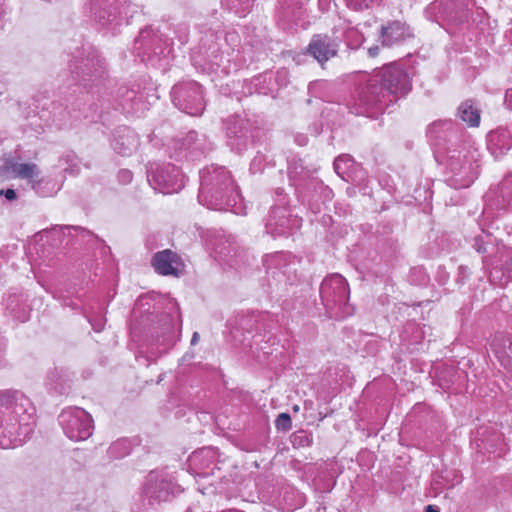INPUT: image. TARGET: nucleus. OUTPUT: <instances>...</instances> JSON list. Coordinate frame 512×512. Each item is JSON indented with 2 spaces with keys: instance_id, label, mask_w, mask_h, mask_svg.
<instances>
[{
  "instance_id": "obj_25",
  "label": "nucleus",
  "mask_w": 512,
  "mask_h": 512,
  "mask_svg": "<svg viewBox=\"0 0 512 512\" xmlns=\"http://www.w3.org/2000/svg\"><path fill=\"white\" fill-rule=\"evenodd\" d=\"M297 264L298 261L291 253L283 251L265 255L263 258L266 272L271 273L274 277L278 274L289 275L295 272Z\"/></svg>"
},
{
  "instance_id": "obj_12",
  "label": "nucleus",
  "mask_w": 512,
  "mask_h": 512,
  "mask_svg": "<svg viewBox=\"0 0 512 512\" xmlns=\"http://www.w3.org/2000/svg\"><path fill=\"white\" fill-rule=\"evenodd\" d=\"M134 52L144 63L154 66L162 59L170 56L172 42L151 27H145L135 39Z\"/></svg>"
},
{
  "instance_id": "obj_26",
  "label": "nucleus",
  "mask_w": 512,
  "mask_h": 512,
  "mask_svg": "<svg viewBox=\"0 0 512 512\" xmlns=\"http://www.w3.org/2000/svg\"><path fill=\"white\" fill-rule=\"evenodd\" d=\"M138 145V136L129 127H119L114 131L111 147L117 154L125 157L130 156L136 151Z\"/></svg>"
},
{
  "instance_id": "obj_43",
  "label": "nucleus",
  "mask_w": 512,
  "mask_h": 512,
  "mask_svg": "<svg viewBox=\"0 0 512 512\" xmlns=\"http://www.w3.org/2000/svg\"><path fill=\"white\" fill-rule=\"evenodd\" d=\"M304 166L301 159L295 160L289 162L288 166V173L290 178H294L296 176L301 175L304 172Z\"/></svg>"
},
{
  "instance_id": "obj_40",
  "label": "nucleus",
  "mask_w": 512,
  "mask_h": 512,
  "mask_svg": "<svg viewBox=\"0 0 512 512\" xmlns=\"http://www.w3.org/2000/svg\"><path fill=\"white\" fill-rule=\"evenodd\" d=\"M275 427L278 431L287 432L292 428V419L289 413H280L275 420Z\"/></svg>"
},
{
  "instance_id": "obj_21",
  "label": "nucleus",
  "mask_w": 512,
  "mask_h": 512,
  "mask_svg": "<svg viewBox=\"0 0 512 512\" xmlns=\"http://www.w3.org/2000/svg\"><path fill=\"white\" fill-rule=\"evenodd\" d=\"M287 74L285 69L277 71L275 75L272 73L259 74L245 82V89L250 94L257 93L275 98L278 92V81L285 80Z\"/></svg>"
},
{
  "instance_id": "obj_23",
  "label": "nucleus",
  "mask_w": 512,
  "mask_h": 512,
  "mask_svg": "<svg viewBox=\"0 0 512 512\" xmlns=\"http://www.w3.org/2000/svg\"><path fill=\"white\" fill-rule=\"evenodd\" d=\"M116 99L122 110L128 114L143 113L148 109V104L144 100L143 93L140 92L139 86L122 85L116 92Z\"/></svg>"
},
{
  "instance_id": "obj_14",
  "label": "nucleus",
  "mask_w": 512,
  "mask_h": 512,
  "mask_svg": "<svg viewBox=\"0 0 512 512\" xmlns=\"http://www.w3.org/2000/svg\"><path fill=\"white\" fill-rule=\"evenodd\" d=\"M463 133L460 127L452 119L437 120L430 124L426 131V136L434 150V157L439 160L446 153L453 151L459 136Z\"/></svg>"
},
{
  "instance_id": "obj_16",
  "label": "nucleus",
  "mask_w": 512,
  "mask_h": 512,
  "mask_svg": "<svg viewBox=\"0 0 512 512\" xmlns=\"http://www.w3.org/2000/svg\"><path fill=\"white\" fill-rule=\"evenodd\" d=\"M170 95L174 106L188 115L199 116L205 109L202 86L196 81L175 84Z\"/></svg>"
},
{
  "instance_id": "obj_10",
  "label": "nucleus",
  "mask_w": 512,
  "mask_h": 512,
  "mask_svg": "<svg viewBox=\"0 0 512 512\" xmlns=\"http://www.w3.org/2000/svg\"><path fill=\"white\" fill-rule=\"evenodd\" d=\"M353 105L350 108L351 113L355 115H365L373 117L375 114L381 113L391 103L392 98H388L385 92L377 81L374 75L370 76L365 84L357 89L354 96Z\"/></svg>"
},
{
  "instance_id": "obj_18",
  "label": "nucleus",
  "mask_w": 512,
  "mask_h": 512,
  "mask_svg": "<svg viewBox=\"0 0 512 512\" xmlns=\"http://www.w3.org/2000/svg\"><path fill=\"white\" fill-rule=\"evenodd\" d=\"M226 144L231 151L242 154L253 143L255 127L240 115H231L224 120Z\"/></svg>"
},
{
  "instance_id": "obj_53",
  "label": "nucleus",
  "mask_w": 512,
  "mask_h": 512,
  "mask_svg": "<svg viewBox=\"0 0 512 512\" xmlns=\"http://www.w3.org/2000/svg\"><path fill=\"white\" fill-rule=\"evenodd\" d=\"M124 444H125V442H120V441L112 444L109 449L110 453L112 455H115L116 457H122V456L128 454L129 453L128 448L122 454H116V451L118 450V448Z\"/></svg>"
},
{
  "instance_id": "obj_49",
  "label": "nucleus",
  "mask_w": 512,
  "mask_h": 512,
  "mask_svg": "<svg viewBox=\"0 0 512 512\" xmlns=\"http://www.w3.org/2000/svg\"><path fill=\"white\" fill-rule=\"evenodd\" d=\"M214 250L216 254L219 255L220 258L225 259L231 252V245L229 244L228 247L222 245V244H214Z\"/></svg>"
},
{
  "instance_id": "obj_62",
  "label": "nucleus",
  "mask_w": 512,
  "mask_h": 512,
  "mask_svg": "<svg viewBox=\"0 0 512 512\" xmlns=\"http://www.w3.org/2000/svg\"><path fill=\"white\" fill-rule=\"evenodd\" d=\"M19 436H16V441L14 442V445L12 447H15L16 446V442L17 441H21V438H18Z\"/></svg>"
},
{
  "instance_id": "obj_45",
  "label": "nucleus",
  "mask_w": 512,
  "mask_h": 512,
  "mask_svg": "<svg viewBox=\"0 0 512 512\" xmlns=\"http://www.w3.org/2000/svg\"><path fill=\"white\" fill-rule=\"evenodd\" d=\"M374 0H346L348 8L354 11L368 9Z\"/></svg>"
},
{
  "instance_id": "obj_5",
  "label": "nucleus",
  "mask_w": 512,
  "mask_h": 512,
  "mask_svg": "<svg viewBox=\"0 0 512 512\" xmlns=\"http://www.w3.org/2000/svg\"><path fill=\"white\" fill-rule=\"evenodd\" d=\"M479 155L476 150L453 148L437 160L446 167V183L454 189L468 188L479 175Z\"/></svg>"
},
{
  "instance_id": "obj_3",
  "label": "nucleus",
  "mask_w": 512,
  "mask_h": 512,
  "mask_svg": "<svg viewBox=\"0 0 512 512\" xmlns=\"http://www.w3.org/2000/svg\"><path fill=\"white\" fill-rule=\"evenodd\" d=\"M198 201L209 209L229 210L242 201L231 172L224 166L212 164L199 172Z\"/></svg>"
},
{
  "instance_id": "obj_51",
  "label": "nucleus",
  "mask_w": 512,
  "mask_h": 512,
  "mask_svg": "<svg viewBox=\"0 0 512 512\" xmlns=\"http://www.w3.org/2000/svg\"><path fill=\"white\" fill-rule=\"evenodd\" d=\"M133 174L130 170L123 169L118 173V179L123 184H129L132 181Z\"/></svg>"
},
{
  "instance_id": "obj_9",
  "label": "nucleus",
  "mask_w": 512,
  "mask_h": 512,
  "mask_svg": "<svg viewBox=\"0 0 512 512\" xmlns=\"http://www.w3.org/2000/svg\"><path fill=\"white\" fill-rule=\"evenodd\" d=\"M139 11V6L128 0H91V12L96 23L102 27L116 29L128 24Z\"/></svg>"
},
{
  "instance_id": "obj_1",
  "label": "nucleus",
  "mask_w": 512,
  "mask_h": 512,
  "mask_svg": "<svg viewBox=\"0 0 512 512\" xmlns=\"http://www.w3.org/2000/svg\"><path fill=\"white\" fill-rule=\"evenodd\" d=\"M198 46L192 52V61L204 71L228 74L232 64L240 59L241 37L236 31L208 28L201 31Z\"/></svg>"
},
{
  "instance_id": "obj_29",
  "label": "nucleus",
  "mask_w": 512,
  "mask_h": 512,
  "mask_svg": "<svg viewBox=\"0 0 512 512\" xmlns=\"http://www.w3.org/2000/svg\"><path fill=\"white\" fill-rule=\"evenodd\" d=\"M487 139L488 149L495 158L503 156L512 148V130L506 127H499L491 131Z\"/></svg>"
},
{
  "instance_id": "obj_37",
  "label": "nucleus",
  "mask_w": 512,
  "mask_h": 512,
  "mask_svg": "<svg viewBox=\"0 0 512 512\" xmlns=\"http://www.w3.org/2000/svg\"><path fill=\"white\" fill-rule=\"evenodd\" d=\"M334 170L343 180L349 181L350 169L354 166L352 157L348 154L338 156L333 163Z\"/></svg>"
},
{
  "instance_id": "obj_58",
  "label": "nucleus",
  "mask_w": 512,
  "mask_h": 512,
  "mask_svg": "<svg viewBox=\"0 0 512 512\" xmlns=\"http://www.w3.org/2000/svg\"><path fill=\"white\" fill-rule=\"evenodd\" d=\"M295 140L300 146H304L308 142V139L305 135H299L295 138Z\"/></svg>"
},
{
  "instance_id": "obj_42",
  "label": "nucleus",
  "mask_w": 512,
  "mask_h": 512,
  "mask_svg": "<svg viewBox=\"0 0 512 512\" xmlns=\"http://www.w3.org/2000/svg\"><path fill=\"white\" fill-rule=\"evenodd\" d=\"M471 270L467 265H460L457 270L455 282L459 286H463L467 283L470 278Z\"/></svg>"
},
{
  "instance_id": "obj_38",
  "label": "nucleus",
  "mask_w": 512,
  "mask_h": 512,
  "mask_svg": "<svg viewBox=\"0 0 512 512\" xmlns=\"http://www.w3.org/2000/svg\"><path fill=\"white\" fill-rule=\"evenodd\" d=\"M502 271V278L500 280L501 285L507 284L512 280V250L507 252L506 260L502 264L500 269ZM499 272L497 268H494L491 272V277L495 278V275Z\"/></svg>"
},
{
  "instance_id": "obj_28",
  "label": "nucleus",
  "mask_w": 512,
  "mask_h": 512,
  "mask_svg": "<svg viewBox=\"0 0 512 512\" xmlns=\"http://www.w3.org/2000/svg\"><path fill=\"white\" fill-rule=\"evenodd\" d=\"M467 242L477 253L482 255L484 265H486L487 259L496 251L498 244L497 238L483 229H480L474 236L467 238Z\"/></svg>"
},
{
  "instance_id": "obj_59",
  "label": "nucleus",
  "mask_w": 512,
  "mask_h": 512,
  "mask_svg": "<svg viewBox=\"0 0 512 512\" xmlns=\"http://www.w3.org/2000/svg\"><path fill=\"white\" fill-rule=\"evenodd\" d=\"M199 341V333L194 332L191 338V344L195 345Z\"/></svg>"
},
{
  "instance_id": "obj_15",
  "label": "nucleus",
  "mask_w": 512,
  "mask_h": 512,
  "mask_svg": "<svg viewBox=\"0 0 512 512\" xmlns=\"http://www.w3.org/2000/svg\"><path fill=\"white\" fill-rule=\"evenodd\" d=\"M146 173L149 184L163 194L177 193L185 185V178L180 168L170 163H149Z\"/></svg>"
},
{
  "instance_id": "obj_61",
  "label": "nucleus",
  "mask_w": 512,
  "mask_h": 512,
  "mask_svg": "<svg viewBox=\"0 0 512 512\" xmlns=\"http://www.w3.org/2000/svg\"><path fill=\"white\" fill-rule=\"evenodd\" d=\"M455 21H459V22H461V23H462V22L467 21V19H466V15L464 16V18L456 19Z\"/></svg>"
},
{
  "instance_id": "obj_11",
  "label": "nucleus",
  "mask_w": 512,
  "mask_h": 512,
  "mask_svg": "<svg viewBox=\"0 0 512 512\" xmlns=\"http://www.w3.org/2000/svg\"><path fill=\"white\" fill-rule=\"evenodd\" d=\"M182 491L181 486L172 481L167 474L151 471L146 477L140 494V509L148 510L156 504L169 501Z\"/></svg>"
},
{
  "instance_id": "obj_56",
  "label": "nucleus",
  "mask_w": 512,
  "mask_h": 512,
  "mask_svg": "<svg viewBox=\"0 0 512 512\" xmlns=\"http://www.w3.org/2000/svg\"><path fill=\"white\" fill-rule=\"evenodd\" d=\"M323 125L321 122H315L310 127V131L315 136L319 135L322 132Z\"/></svg>"
},
{
  "instance_id": "obj_55",
  "label": "nucleus",
  "mask_w": 512,
  "mask_h": 512,
  "mask_svg": "<svg viewBox=\"0 0 512 512\" xmlns=\"http://www.w3.org/2000/svg\"><path fill=\"white\" fill-rule=\"evenodd\" d=\"M504 105L507 109L512 111V87L505 92Z\"/></svg>"
},
{
  "instance_id": "obj_17",
  "label": "nucleus",
  "mask_w": 512,
  "mask_h": 512,
  "mask_svg": "<svg viewBox=\"0 0 512 512\" xmlns=\"http://www.w3.org/2000/svg\"><path fill=\"white\" fill-rule=\"evenodd\" d=\"M58 421L64 434L73 441L88 439L93 432V419L89 413L79 407H69L60 413Z\"/></svg>"
},
{
  "instance_id": "obj_6",
  "label": "nucleus",
  "mask_w": 512,
  "mask_h": 512,
  "mask_svg": "<svg viewBox=\"0 0 512 512\" xmlns=\"http://www.w3.org/2000/svg\"><path fill=\"white\" fill-rule=\"evenodd\" d=\"M349 296V285L340 274L327 276L320 285V298L330 318L343 319L353 314Z\"/></svg>"
},
{
  "instance_id": "obj_44",
  "label": "nucleus",
  "mask_w": 512,
  "mask_h": 512,
  "mask_svg": "<svg viewBox=\"0 0 512 512\" xmlns=\"http://www.w3.org/2000/svg\"><path fill=\"white\" fill-rule=\"evenodd\" d=\"M74 230L76 231L77 233H80L82 235L83 238H88L89 240L90 239H95L96 241H101L98 236H96L95 234H93L91 231L89 230H86L85 228L83 227H80V226H62L60 227V230L62 231H70V230Z\"/></svg>"
},
{
  "instance_id": "obj_39",
  "label": "nucleus",
  "mask_w": 512,
  "mask_h": 512,
  "mask_svg": "<svg viewBox=\"0 0 512 512\" xmlns=\"http://www.w3.org/2000/svg\"><path fill=\"white\" fill-rule=\"evenodd\" d=\"M290 438L294 448L309 447L313 443L311 432L302 429L295 431Z\"/></svg>"
},
{
  "instance_id": "obj_20",
  "label": "nucleus",
  "mask_w": 512,
  "mask_h": 512,
  "mask_svg": "<svg viewBox=\"0 0 512 512\" xmlns=\"http://www.w3.org/2000/svg\"><path fill=\"white\" fill-rule=\"evenodd\" d=\"M413 37L410 26L400 20L387 21L381 25L378 32V40L383 47L387 48L400 45Z\"/></svg>"
},
{
  "instance_id": "obj_46",
  "label": "nucleus",
  "mask_w": 512,
  "mask_h": 512,
  "mask_svg": "<svg viewBox=\"0 0 512 512\" xmlns=\"http://www.w3.org/2000/svg\"><path fill=\"white\" fill-rule=\"evenodd\" d=\"M325 86H326V82H324V81L311 82L308 86V93L312 97L323 98L321 91Z\"/></svg>"
},
{
  "instance_id": "obj_27",
  "label": "nucleus",
  "mask_w": 512,
  "mask_h": 512,
  "mask_svg": "<svg viewBox=\"0 0 512 512\" xmlns=\"http://www.w3.org/2000/svg\"><path fill=\"white\" fill-rule=\"evenodd\" d=\"M217 450L212 447H203L194 451L189 457L190 466L198 471L199 474L207 476L213 474L217 467Z\"/></svg>"
},
{
  "instance_id": "obj_52",
  "label": "nucleus",
  "mask_w": 512,
  "mask_h": 512,
  "mask_svg": "<svg viewBox=\"0 0 512 512\" xmlns=\"http://www.w3.org/2000/svg\"><path fill=\"white\" fill-rule=\"evenodd\" d=\"M0 196H4L8 201H14L17 199V193L14 189H1Z\"/></svg>"
},
{
  "instance_id": "obj_32",
  "label": "nucleus",
  "mask_w": 512,
  "mask_h": 512,
  "mask_svg": "<svg viewBox=\"0 0 512 512\" xmlns=\"http://www.w3.org/2000/svg\"><path fill=\"white\" fill-rule=\"evenodd\" d=\"M455 116L467 127H478L481 121V109L473 99H467L457 107Z\"/></svg>"
},
{
  "instance_id": "obj_8",
  "label": "nucleus",
  "mask_w": 512,
  "mask_h": 512,
  "mask_svg": "<svg viewBox=\"0 0 512 512\" xmlns=\"http://www.w3.org/2000/svg\"><path fill=\"white\" fill-rule=\"evenodd\" d=\"M373 75L375 81L380 83L383 90L387 92L388 98H392L395 102L411 91L415 71L412 66L405 63L392 62L384 65Z\"/></svg>"
},
{
  "instance_id": "obj_60",
  "label": "nucleus",
  "mask_w": 512,
  "mask_h": 512,
  "mask_svg": "<svg viewBox=\"0 0 512 512\" xmlns=\"http://www.w3.org/2000/svg\"><path fill=\"white\" fill-rule=\"evenodd\" d=\"M425 512H439V509L437 507L432 506V505H428L426 507Z\"/></svg>"
},
{
  "instance_id": "obj_4",
  "label": "nucleus",
  "mask_w": 512,
  "mask_h": 512,
  "mask_svg": "<svg viewBox=\"0 0 512 512\" xmlns=\"http://www.w3.org/2000/svg\"><path fill=\"white\" fill-rule=\"evenodd\" d=\"M68 67L73 83L88 91L98 88L108 79L105 59L90 44H83L75 49Z\"/></svg>"
},
{
  "instance_id": "obj_19",
  "label": "nucleus",
  "mask_w": 512,
  "mask_h": 512,
  "mask_svg": "<svg viewBox=\"0 0 512 512\" xmlns=\"http://www.w3.org/2000/svg\"><path fill=\"white\" fill-rule=\"evenodd\" d=\"M339 28L332 29L331 34H314L308 45L303 50V54L312 57L322 68L328 61L338 56L340 45L342 43L341 35H338Z\"/></svg>"
},
{
  "instance_id": "obj_2",
  "label": "nucleus",
  "mask_w": 512,
  "mask_h": 512,
  "mask_svg": "<svg viewBox=\"0 0 512 512\" xmlns=\"http://www.w3.org/2000/svg\"><path fill=\"white\" fill-rule=\"evenodd\" d=\"M36 409L20 391H0V447L12 448L16 436L33 431Z\"/></svg>"
},
{
  "instance_id": "obj_48",
  "label": "nucleus",
  "mask_w": 512,
  "mask_h": 512,
  "mask_svg": "<svg viewBox=\"0 0 512 512\" xmlns=\"http://www.w3.org/2000/svg\"><path fill=\"white\" fill-rule=\"evenodd\" d=\"M44 183L43 178H33L29 181L31 188L39 195L45 196V193L42 191V184Z\"/></svg>"
},
{
  "instance_id": "obj_7",
  "label": "nucleus",
  "mask_w": 512,
  "mask_h": 512,
  "mask_svg": "<svg viewBox=\"0 0 512 512\" xmlns=\"http://www.w3.org/2000/svg\"><path fill=\"white\" fill-rule=\"evenodd\" d=\"M302 225V218L293 214L288 195L282 188H276L274 203L266 219V233L273 238L288 236Z\"/></svg>"
},
{
  "instance_id": "obj_57",
  "label": "nucleus",
  "mask_w": 512,
  "mask_h": 512,
  "mask_svg": "<svg viewBox=\"0 0 512 512\" xmlns=\"http://www.w3.org/2000/svg\"><path fill=\"white\" fill-rule=\"evenodd\" d=\"M379 51H380V48L378 45H374V46H371L369 49H368V55L372 58L378 56L379 54Z\"/></svg>"
},
{
  "instance_id": "obj_30",
  "label": "nucleus",
  "mask_w": 512,
  "mask_h": 512,
  "mask_svg": "<svg viewBox=\"0 0 512 512\" xmlns=\"http://www.w3.org/2000/svg\"><path fill=\"white\" fill-rule=\"evenodd\" d=\"M491 206L498 210L512 209V173L507 174L497 189L488 196Z\"/></svg>"
},
{
  "instance_id": "obj_47",
  "label": "nucleus",
  "mask_w": 512,
  "mask_h": 512,
  "mask_svg": "<svg viewBox=\"0 0 512 512\" xmlns=\"http://www.w3.org/2000/svg\"><path fill=\"white\" fill-rule=\"evenodd\" d=\"M176 33H178V40L181 45L188 42L189 28L186 24H179Z\"/></svg>"
},
{
  "instance_id": "obj_54",
  "label": "nucleus",
  "mask_w": 512,
  "mask_h": 512,
  "mask_svg": "<svg viewBox=\"0 0 512 512\" xmlns=\"http://www.w3.org/2000/svg\"><path fill=\"white\" fill-rule=\"evenodd\" d=\"M89 322L91 323L93 330L96 332H101L104 328V321L102 318L89 319Z\"/></svg>"
},
{
  "instance_id": "obj_31",
  "label": "nucleus",
  "mask_w": 512,
  "mask_h": 512,
  "mask_svg": "<svg viewBox=\"0 0 512 512\" xmlns=\"http://www.w3.org/2000/svg\"><path fill=\"white\" fill-rule=\"evenodd\" d=\"M3 170L11 173L13 178L22 180H32L33 178L40 177L41 171L35 163H22L17 158H10L5 161Z\"/></svg>"
},
{
  "instance_id": "obj_24",
  "label": "nucleus",
  "mask_w": 512,
  "mask_h": 512,
  "mask_svg": "<svg viewBox=\"0 0 512 512\" xmlns=\"http://www.w3.org/2000/svg\"><path fill=\"white\" fill-rule=\"evenodd\" d=\"M151 263L155 271L163 276L178 277L184 268L181 258L170 249L155 253Z\"/></svg>"
},
{
  "instance_id": "obj_36",
  "label": "nucleus",
  "mask_w": 512,
  "mask_h": 512,
  "mask_svg": "<svg viewBox=\"0 0 512 512\" xmlns=\"http://www.w3.org/2000/svg\"><path fill=\"white\" fill-rule=\"evenodd\" d=\"M255 0H222V7L239 17L246 16Z\"/></svg>"
},
{
  "instance_id": "obj_63",
  "label": "nucleus",
  "mask_w": 512,
  "mask_h": 512,
  "mask_svg": "<svg viewBox=\"0 0 512 512\" xmlns=\"http://www.w3.org/2000/svg\"><path fill=\"white\" fill-rule=\"evenodd\" d=\"M508 349H509L510 354H512V343L509 344Z\"/></svg>"
},
{
  "instance_id": "obj_41",
  "label": "nucleus",
  "mask_w": 512,
  "mask_h": 512,
  "mask_svg": "<svg viewBox=\"0 0 512 512\" xmlns=\"http://www.w3.org/2000/svg\"><path fill=\"white\" fill-rule=\"evenodd\" d=\"M265 162H266V156L263 153L258 151L250 163L251 173L255 174V173L262 172L264 169V166H265Z\"/></svg>"
},
{
  "instance_id": "obj_33",
  "label": "nucleus",
  "mask_w": 512,
  "mask_h": 512,
  "mask_svg": "<svg viewBox=\"0 0 512 512\" xmlns=\"http://www.w3.org/2000/svg\"><path fill=\"white\" fill-rule=\"evenodd\" d=\"M156 341L159 345H169L174 340L175 324L171 315L164 313L159 316L157 327L154 328Z\"/></svg>"
},
{
  "instance_id": "obj_22",
  "label": "nucleus",
  "mask_w": 512,
  "mask_h": 512,
  "mask_svg": "<svg viewBox=\"0 0 512 512\" xmlns=\"http://www.w3.org/2000/svg\"><path fill=\"white\" fill-rule=\"evenodd\" d=\"M309 0H279L277 7V21L283 29H289L297 25L306 13Z\"/></svg>"
},
{
  "instance_id": "obj_13",
  "label": "nucleus",
  "mask_w": 512,
  "mask_h": 512,
  "mask_svg": "<svg viewBox=\"0 0 512 512\" xmlns=\"http://www.w3.org/2000/svg\"><path fill=\"white\" fill-rule=\"evenodd\" d=\"M213 150V143L205 134L190 130L183 136L173 138L168 146L169 157L176 161L197 160Z\"/></svg>"
},
{
  "instance_id": "obj_50",
  "label": "nucleus",
  "mask_w": 512,
  "mask_h": 512,
  "mask_svg": "<svg viewBox=\"0 0 512 512\" xmlns=\"http://www.w3.org/2000/svg\"><path fill=\"white\" fill-rule=\"evenodd\" d=\"M255 322L253 317H244L240 319L239 326L241 329L251 333L253 329V323Z\"/></svg>"
},
{
  "instance_id": "obj_34",
  "label": "nucleus",
  "mask_w": 512,
  "mask_h": 512,
  "mask_svg": "<svg viewBox=\"0 0 512 512\" xmlns=\"http://www.w3.org/2000/svg\"><path fill=\"white\" fill-rule=\"evenodd\" d=\"M7 309L11 316L20 322L29 319L30 309L26 304L24 295H11L7 300Z\"/></svg>"
},
{
  "instance_id": "obj_35",
  "label": "nucleus",
  "mask_w": 512,
  "mask_h": 512,
  "mask_svg": "<svg viewBox=\"0 0 512 512\" xmlns=\"http://www.w3.org/2000/svg\"><path fill=\"white\" fill-rule=\"evenodd\" d=\"M336 28H339L338 35H341L342 40L345 39L349 48L357 49L364 42L363 35L356 28L346 25L336 26Z\"/></svg>"
}]
</instances>
